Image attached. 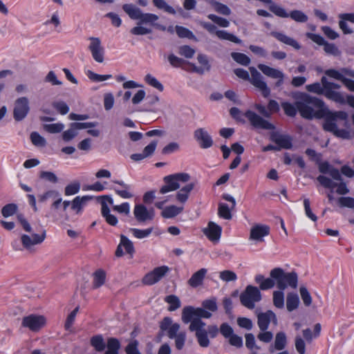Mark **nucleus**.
I'll list each match as a JSON object with an SVG mask.
<instances>
[{
    "label": "nucleus",
    "mask_w": 354,
    "mask_h": 354,
    "mask_svg": "<svg viewBox=\"0 0 354 354\" xmlns=\"http://www.w3.org/2000/svg\"><path fill=\"white\" fill-rule=\"evenodd\" d=\"M219 277L221 280L226 282L234 281L237 279L236 273L231 270H223L221 272Z\"/></svg>",
    "instance_id": "obj_60"
},
{
    "label": "nucleus",
    "mask_w": 354,
    "mask_h": 354,
    "mask_svg": "<svg viewBox=\"0 0 354 354\" xmlns=\"http://www.w3.org/2000/svg\"><path fill=\"white\" fill-rule=\"evenodd\" d=\"M273 304L277 308L284 307V293L283 290H275L273 292Z\"/></svg>",
    "instance_id": "obj_44"
},
{
    "label": "nucleus",
    "mask_w": 354,
    "mask_h": 354,
    "mask_svg": "<svg viewBox=\"0 0 354 354\" xmlns=\"http://www.w3.org/2000/svg\"><path fill=\"white\" fill-rule=\"evenodd\" d=\"M191 176L187 173H176L166 176L163 178L165 185L160 188V193L165 194L178 189L182 184L189 182Z\"/></svg>",
    "instance_id": "obj_5"
},
{
    "label": "nucleus",
    "mask_w": 354,
    "mask_h": 354,
    "mask_svg": "<svg viewBox=\"0 0 354 354\" xmlns=\"http://www.w3.org/2000/svg\"><path fill=\"white\" fill-rule=\"evenodd\" d=\"M340 85L336 83L328 81L327 78L323 76L321 82H315L306 86L308 91L318 95H323L327 99L336 103L344 104L346 103V99L344 94L336 90L340 88Z\"/></svg>",
    "instance_id": "obj_2"
},
{
    "label": "nucleus",
    "mask_w": 354,
    "mask_h": 354,
    "mask_svg": "<svg viewBox=\"0 0 354 354\" xmlns=\"http://www.w3.org/2000/svg\"><path fill=\"white\" fill-rule=\"evenodd\" d=\"M205 323L202 320H195L191 323L189 326V330L191 332H195V336L200 346L207 348L210 344V341L208 338V334L205 328Z\"/></svg>",
    "instance_id": "obj_8"
},
{
    "label": "nucleus",
    "mask_w": 354,
    "mask_h": 354,
    "mask_svg": "<svg viewBox=\"0 0 354 354\" xmlns=\"http://www.w3.org/2000/svg\"><path fill=\"white\" fill-rule=\"evenodd\" d=\"M153 5L158 9L163 10L167 13L175 15L176 10L168 5L165 0H153Z\"/></svg>",
    "instance_id": "obj_45"
},
{
    "label": "nucleus",
    "mask_w": 354,
    "mask_h": 354,
    "mask_svg": "<svg viewBox=\"0 0 354 354\" xmlns=\"http://www.w3.org/2000/svg\"><path fill=\"white\" fill-rule=\"evenodd\" d=\"M306 36L318 45L324 46V50L326 53L334 56H339L340 55V51L338 48L334 44L327 42L321 35L308 32Z\"/></svg>",
    "instance_id": "obj_17"
},
{
    "label": "nucleus",
    "mask_w": 354,
    "mask_h": 354,
    "mask_svg": "<svg viewBox=\"0 0 354 354\" xmlns=\"http://www.w3.org/2000/svg\"><path fill=\"white\" fill-rule=\"evenodd\" d=\"M176 32L178 37L181 38L193 39L194 37V35L192 31L183 26H176Z\"/></svg>",
    "instance_id": "obj_58"
},
{
    "label": "nucleus",
    "mask_w": 354,
    "mask_h": 354,
    "mask_svg": "<svg viewBox=\"0 0 354 354\" xmlns=\"http://www.w3.org/2000/svg\"><path fill=\"white\" fill-rule=\"evenodd\" d=\"M270 322H272L275 326L277 325L278 323L277 316L272 310L259 313L257 315V324L260 330H268Z\"/></svg>",
    "instance_id": "obj_23"
},
{
    "label": "nucleus",
    "mask_w": 354,
    "mask_h": 354,
    "mask_svg": "<svg viewBox=\"0 0 354 354\" xmlns=\"http://www.w3.org/2000/svg\"><path fill=\"white\" fill-rule=\"evenodd\" d=\"M300 295L306 306H309L312 304V297L306 287L301 286L299 289Z\"/></svg>",
    "instance_id": "obj_62"
},
{
    "label": "nucleus",
    "mask_w": 354,
    "mask_h": 354,
    "mask_svg": "<svg viewBox=\"0 0 354 354\" xmlns=\"http://www.w3.org/2000/svg\"><path fill=\"white\" fill-rule=\"evenodd\" d=\"M317 180L318 182L325 188L334 189L337 187L336 192L340 195H344L349 192V189L347 187L346 183L343 182V180L339 183H334L330 178L319 175Z\"/></svg>",
    "instance_id": "obj_19"
},
{
    "label": "nucleus",
    "mask_w": 354,
    "mask_h": 354,
    "mask_svg": "<svg viewBox=\"0 0 354 354\" xmlns=\"http://www.w3.org/2000/svg\"><path fill=\"white\" fill-rule=\"evenodd\" d=\"M46 236V232L43 230L39 234H22L21 241L26 250L32 251L34 245L41 243L45 240Z\"/></svg>",
    "instance_id": "obj_15"
},
{
    "label": "nucleus",
    "mask_w": 354,
    "mask_h": 354,
    "mask_svg": "<svg viewBox=\"0 0 354 354\" xmlns=\"http://www.w3.org/2000/svg\"><path fill=\"white\" fill-rule=\"evenodd\" d=\"M249 70L251 73L250 82L261 93L264 97H268L270 95V89L263 80V77L254 67H250Z\"/></svg>",
    "instance_id": "obj_10"
},
{
    "label": "nucleus",
    "mask_w": 354,
    "mask_h": 354,
    "mask_svg": "<svg viewBox=\"0 0 354 354\" xmlns=\"http://www.w3.org/2000/svg\"><path fill=\"white\" fill-rule=\"evenodd\" d=\"M270 140L277 145V147L289 149L292 147V140L287 135L273 132L270 135Z\"/></svg>",
    "instance_id": "obj_29"
},
{
    "label": "nucleus",
    "mask_w": 354,
    "mask_h": 354,
    "mask_svg": "<svg viewBox=\"0 0 354 354\" xmlns=\"http://www.w3.org/2000/svg\"><path fill=\"white\" fill-rule=\"evenodd\" d=\"M270 228L267 225H257L251 228L250 239L255 241H262L263 238L269 234Z\"/></svg>",
    "instance_id": "obj_31"
},
{
    "label": "nucleus",
    "mask_w": 354,
    "mask_h": 354,
    "mask_svg": "<svg viewBox=\"0 0 354 354\" xmlns=\"http://www.w3.org/2000/svg\"><path fill=\"white\" fill-rule=\"evenodd\" d=\"M170 270L167 266H162L154 268L150 272L146 274L142 278V283L145 285L151 286L160 281Z\"/></svg>",
    "instance_id": "obj_12"
},
{
    "label": "nucleus",
    "mask_w": 354,
    "mask_h": 354,
    "mask_svg": "<svg viewBox=\"0 0 354 354\" xmlns=\"http://www.w3.org/2000/svg\"><path fill=\"white\" fill-rule=\"evenodd\" d=\"M325 120L323 124V128L325 131L333 133L335 136L342 138H347L348 132L344 129H339L337 128L335 118L327 112L325 108Z\"/></svg>",
    "instance_id": "obj_13"
},
{
    "label": "nucleus",
    "mask_w": 354,
    "mask_h": 354,
    "mask_svg": "<svg viewBox=\"0 0 354 354\" xmlns=\"http://www.w3.org/2000/svg\"><path fill=\"white\" fill-rule=\"evenodd\" d=\"M145 81L151 86L158 89L159 91H162L164 89L163 85L151 74H147L145 77Z\"/></svg>",
    "instance_id": "obj_47"
},
{
    "label": "nucleus",
    "mask_w": 354,
    "mask_h": 354,
    "mask_svg": "<svg viewBox=\"0 0 354 354\" xmlns=\"http://www.w3.org/2000/svg\"><path fill=\"white\" fill-rule=\"evenodd\" d=\"M91 344L98 352L104 351L106 346L103 337L101 335L92 337L91 339Z\"/></svg>",
    "instance_id": "obj_43"
},
{
    "label": "nucleus",
    "mask_w": 354,
    "mask_h": 354,
    "mask_svg": "<svg viewBox=\"0 0 354 354\" xmlns=\"http://www.w3.org/2000/svg\"><path fill=\"white\" fill-rule=\"evenodd\" d=\"M207 272V270L206 268H201L198 270L194 272L187 281L188 285L192 288H197L202 285Z\"/></svg>",
    "instance_id": "obj_33"
},
{
    "label": "nucleus",
    "mask_w": 354,
    "mask_h": 354,
    "mask_svg": "<svg viewBox=\"0 0 354 354\" xmlns=\"http://www.w3.org/2000/svg\"><path fill=\"white\" fill-rule=\"evenodd\" d=\"M208 19L212 20L213 22L216 24L218 26L223 27V28H227L230 26V22L228 20H227L225 18L218 17L214 14H209L207 16Z\"/></svg>",
    "instance_id": "obj_56"
},
{
    "label": "nucleus",
    "mask_w": 354,
    "mask_h": 354,
    "mask_svg": "<svg viewBox=\"0 0 354 354\" xmlns=\"http://www.w3.org/2000/svg\"><path fill=\"white\" fill-rule=\"evenodd\" d=\"M221 231V227L212 221L209 222L207 227L203 230L204 234L212 241H218L220 239Z\"/></svg>",
    "instance_id": "obj_30"
},
{
    "label": "nucleus",
    "mask_w": 354,
    "mask_h": 354,
    "mask_svg": "<svg viewBox=\"0 0 354 354\" xmlns=\"http://www.w3.org/2000/svg\"><path fill=\"white\" fill-rule=\"evenodd\" d=\"M205 1L212 6L214 10L221 15L228 16L231 14V10L226 5L216 1L215 0H205Z\"/></svg>",
    "instance_id": "obj_37"
},
{
    "label": "nucleus",
    "mask_w": 354,
    "mask_h": 354,
    "mask_svg": "<svg viewBox=\"0 0 354 354\" xmlns=\"http://www.w3.org/2000/svg\"><path fill=\"white\" fill-rule=\"evenodd\" d=\"M133 215L139 223H146L153 219L155 216L153 208L147 209L144 205H136L133 209Z\"/></svg>",
    "instance_id": "obj_16"
},
{
    "label": "nucleus",
    "mask_w": 354,
    "mask_h": 354,
    "mask_svg": "<svg viewBox=\"0 0 354 354\" xmlns=\"http://www.w3.org/2000/svg\"><path fill=\"white\" fill-rule=\"evenodd\" d=\"M291 97L295 100V105L302 118L310 120L324 117L325 106L323 100L298 91L292 93Z\"/></svg>",
    "instance_id": "obj_1"
},
{
    "label": "nucleus",
    "mask_w": 354,
    "mask_h": 354,
    "mask_svg": "<svg viewBox=\"0 0 354 354\" xmlns=\"http://www.w3.org/2000/svg\"><path fill=\"white\" fill-rule=\"evenodd\" d=\"M287 346V337L284 332H278L274 337V343L268 347V351L274 353L276 351H283Z\"/></svg>",
    "instance_id": "obj_27"
},
{
    "label": "nucleus",
    "mask_w": 354,
    "mask_h": 354,
    "mask_svg": "<svg viewBox=\"0 0 354 354\" xmlns=\"http://www.w3.org/2000/svg\"><path fill=\"white\" fill-rule=\"evenodd\" d=\"M107 203L113 204V199L108 195L102 196L101 197V213L102 216L105 218L107 223L112 226H115L118 222V218L110 212V209Z\"/></svg>",
    "instance_id": "obj_20"
},
{
    "label": "nucleus",
    "mask_w": 354,
    "mask_h": 354,
    "mask_svg": "<svg viewBox=\"0 0 354 354\" xmlns=\"http://www.w3.org/2000/svg\"><path fill=\"white\" fill-rule=\"evenodd\" d=\"M120 242L121 245L124 248L126 252L131 256H133L135 250L132 241H130L127 236L122 234L120 235Z\"/></svg>",
    "instance_id": "obj_48"
},
{
    "label": "nucleus",
    "mask_w": 354,
    "mask_h": 354,
    "mask_svg": "<svg viewBox=\"0 0 354 354\" xmlns=\"http://www.w3.org/2000/svg\"><path fill=\"white\" fill-rule=\"evenodd\" d=\"M218 214L220 217L230 220L232 218V214L227 205L225 203H220L218 205Z\"/></svg>",
    "instance_id": "obj_51"
},
{
    "label": "nucleus",
    "mask_w": 354,
    "mask_h": 354,
    "mask_svg": "<svg viewBox=\"0 0 354 354\" xmlns=\"http://www.w3.org/2000/svg\"><path fill=\"white\" fill-rule=\"evenodd\" d=\"M18 207L15 203L6 205L1 209L2 215L7 218L14 215L17 211Z\"/></svg>",
    "instance_id": "obj_54"
},
{
    "label": "nucleus",
    "mask_w": 354,
    "mask_h": 354,
    "mask_svg": "<svg viewBox=\"0 0 354 354\" xmlns=\"http://www.w3.org/2000/svg\"><path fill=\"white\" fill-rule=\"evenodd\" d=\"M165 301L169 304L168 310L174 311L180 307L181 303L180 299L174 295H168L165 298Z\"/></svg>",
    "instance_id": "obj_41"
},
{
    "label": "nucleus",
    "mask_w": 354,
    "mask_h": 354,
    "mask_svg": "<svg viewBox=\"0 0 354 354\" xmlns=\"http://www.w3.org/2000/svg\"><path fill=\"white\" fill-rule=\"evenodd\" d=\"M88 49L91 53L93 59L98 62H104V50L102 46L101 41L98 37H91Z\"/></svg>",
    "instance_id": "obj_22"
},
{
    "label": "nucleus",
    "mask_w": 354,
    "mask_h": 354,
    "mask_svg": "<svg viewBox=\"0 0 354 354\" xmlns=\"http://www.w3.org/2000/svg\"><path fill=\"white\" fill-rule=\"evenodd\" d=\"M30 140L32 143L37 147H44L46 145V139L37 132H32L30 134Z\"/></svg>",
    "instance_id": "obj_57"
},
{
    "label": "nucleus",
    "mask_w": 354,
    "mask_h": 354,
    "mask_svg": "<svg viewBox=\"0 0 354 354\" xmlns=\"http://www.w3.org/2000/svg\"><path fill=\"white\" fill-rule=\"evenodd\" d=\"M194 138L202 149H208L213 145L212 136L205 128H198L194 132Z\"/></svg>",
    "instance_id": "obj_24"
},
{
    "label": "nucleus",
    "mask_w": 354,
    "mask_h": 354,
    "mask_svg": "<svg viewBox=\"0 0 354 354\" xmlns=\"http://www.w3.org/2000/svg\"><path fill=\"white\" fill-rule=\"evenodd\" d=\"M174 339H175L176 348L178 350H181L184 347L186 341V333L185 331L179 332Z\"/></svg>",
    "instance_id": "obj_59"
},
{
    "label": "nucleus",
    "mask_w": 354,
    "mask_h": 354,
    "mask_svg": "<svg viewBox=\"0 0 354 354\" xmlns=\"http://www.w3.org/2000/svg\"><path fill=\"white\" fill-rule=\"evenodd\" d=\"M122 9L131 19L138 20L137 25L154 26L159 19L155 14L143 13L139 8L132 3L124 4Z\"/></svg>",
    "instance_id": "obj_4"
},
{
    "label": "nucleus",
    "mask_w": 354,
    "mask_h": 354,
    "mask_svg": "<svg viewBox=\"0 0 354 354\" xmlns=\"http://www.w3.org/2000/svg\"><path fill=\"white\" fill-rule=\"evenodd\" d=\"M304 207L306 216H308L310 220H312L314 222L317 221V217L311 209L310 202L308 198H304Z\"/></svg>",
    "instance_id": "obj_61"
},
{
    "label": "nucleus",
    "mask_w": 354,
    "mask_h": 354,
    "mask_svg": "<svg viewBox=\"0 0 354 354\" xmlns=\"http://www.w3.org/2000/svg\"><path fill=\"white\" fill-rule=\"evenodd\" d=\"M270 11L279 17H290L292 20L298 23H306L308 20V16L304 12L299 10H294L290 13H288L281 6H272L270 8Z\"/></svg>",
    "instance_id": "obj_9"
},
{
    "label": "nucleus",
    "mask_w": 354,
    "mask_h": 354,
    "mask_svg": "<svg viewBox=\"0 0 354 354\" xmlns=\"http://www.w3.org/2000/svg\"><path fill=\"white\" fill-rule=\"evenodd\" d=\"M232 59L243 66H248L250 63V59L246 55L241 53H232Z\"/></svg>",
    "instance_id": "obj_46"
},
{
    "label": "nucleus",
    "mask_w": 354,
    "mask_h": 354,
    "mask_svg": "<svg viewBox=\"0 0 354 354\" xmlns=\"http://www.w3.org/2000/svg\"><path fill=\"white\" fill-rule=\"evenodd\" d=\"M270 35L279 41L290 46L296 50H299L301 48V46L297 41L283 32L272 31L270 32Z\"/></svg>",
    "instance_id": "obj_32"
},
{
    "label": "nucleus",
    "mask_w": 354,
    "mask_h": 354,
    "mask_svg": "<svg viewBox=\"0 0 354 354\" xmlns=\"http://www.w3.org/2000/svg\"><path fill=\"white\" fill-rule=\"evenodd\" d=\"M270 276L276 281L279 290H284L288 286L296 288L297 286L298 276L295 272H285L280 268H275L270 272Z\"/></svg>",
    "instance_id": "obj_3"
},
{
    "label": "nucleus",
    "mask_w": 354,
    "mask_h": 354,
    "mask_svg": "<svg viewBox=\"0 0 354 354\" xmlns=\"http://www.w3.org/2000/svg\"><path fill=\"white\" fill-rule=\"evenodd\" d=\"M245 115L250 121V124L256 129L266 130H273L275 129L274 124L263 119L254 111H247Z\"/></svg>",
    "instance_id": "obj_18"
},
{
    "label": "nucleus",
    "mask_w": 354,
    "mask_h": 354,
    "mask_svg": "<svg viewBox=\"0 0 354 354\" xmlns=\"http://www.w3.org/2000/svg\"><path fill=\"white\" fill-rule=\"evenodd\" d=\"M86 75L91 80L97 82H103L112 77L111 75H99L91 71H88Z\"/></svg>",
    "instance_id": "obj_52"
},
{
    "label": "nucleus",
    "mask_w": 354,
    "mask_h": 354,
    "mask_svg": "<svg viewBox=\"0 0 354 354\" xmlns=\"http://www.w3.org/2000/svg\"><path fill=\"white\" fill-rule=\"evenodd\" d=\"M106 273L102 270H97L93 274V285L95 288H97L104 283Z\"/></svg>",
    "instance_id": "obj_42"
},
{
    "label": "nucleus",
    "mask_w": 354,
    "mask_h": 354,
    "mask_svg": "<svg viewBox=\"0 0 354 354\" xmlns=\"http://www.w3.org/2000/svg\"><path fill=\"white\" fill-rule=\"evenodd\" d=\"M30 111L29 101L26 97H21L17 99L14 104L13 118L19 122L24 120Z\"/></svg>",
    "instance_id": "obj_14"
},
{
    "label": "nucleus",
    "mask_w": 354,
    "mask_h": 354,
    "mask_svg": "<svg viewBox=\"0 0 354 354\" xmlns=\"http://www.w3.org/2000/svg\"><path fill=\"white\" fill-rule=\"evenodd\" d=\"M90 199H91V197L88 196H84L82 197H75L71 202V209L76 211L77 214L80 213L82 209V207Z\"/></svg>",
    "instance_id": "obj_40"
},
{
    "label": "nucleus",
    "mask_w": 354,
    "mask_h": 354,
    "mask_svg": "<svg viewBox=\"0 0 354 354\" xmlns=\"http://www.w3.org/2000/svg\"><path fill=\"white\" fill-rule=\"evenodd\" d=\"M245 346L252 351H254V349H260V346L256 344L255 337L252 333H247L245 335Z\"/></svg>",
    "instance_id": "obj_53"
},
{
    "label": "nucleus",
    "mask_w": 354,
    "mask_h": 354,
    "mask_svg": "<svg viewBox=\"0 0 354 354\" xmlns=\"http://www.w3.org/2000/svg\"><path fill=\"white\" fill-rule=\"evenodd\" d=\"M261 300V294L259 289L249 285L240 295V301L243 306L248 309H253L255 303Z\"/></svg>",
    "instance_id": "obj_7"
},
{
    "label": "nucleus",
    "mask_w": 354,
    "mask_h": 354,
    "mask_svg": "<svg viewBox=\"0 0 354 354\" xmlns=\"http://www.w3.org/2000/svg\"><path fill=\"white\" fill-rule=\"evenodd\" d=\"M258 339L263 343H270L273 339V333L271 331L261 330L257 335Z\"/></svg>",
    "instance_id": "obj_63"
},
{
    "label": "nucleus",
    "mask_w": 354,
    "mask_h": 354,
    "mask_svg": "<svg viewBox=\"0 0 354 354\" xmlns=\"http://www.w3.org/2000/svg\"><path fill=\"white\" fill-rule=\"evenodd\" d=\"M299 296L294 292H289L286 296V308L288 312L296 310L299 305Z\"/></svg>",
    "instance_id": "obj_36"
},
{
    "label": "nucleus",
    "mask_w": 354,
    "mask_h": 354,
    "mask_svg": "<svg viewBox=\"0 0 354 354\" xmlns=\"http://www.w3.org/2000/svg\"><path fill=\"white\" fill-rule=\"evenodd\" d=\"M45 323L46 319L44 316L30 315L23 318L21 324L32 331H38L45 325Z\"/></svg>",
    "instance_id": "obj_21"
},
{
    "label": "nucleus",
    "mask_w": 354,
    "mask_h": 354,
    "mask_svg": "<svg viewBox=\"0 0 354 354\" xmlns=\"http://www.w3.org/2000/svg\"><path fill=\"white\" fill-rule=\"evenodd\" d=\"M254 280L257 283L259 284V288L262 290L271 289L276 284V281L270 276L269 278L266 279L263 275L257 274L256 275Z\"/></svg>",
    "instance_id": "obj_35"
},
{
    "label": "nucleus",
    "mask_w": 354,
    "mask_h": 354,
    "mask_svg": "<svg viewBox=\"0 0 354 354\" xmlns=\"http://www.w3.org/2000/svg\"><path fill=\"white\" fill-rule=\"evenodd\" d=\"M201 26L206 29L209 33H214L216 37L222 40H227L232 41L235 44H241V40L239 39L236 36L234 35L232 33L227 32L223 30H216V27L209 22L201 21L200 22Z\"/></svg>",
    "instance_id": "obj_11"
},
{
    "label": "nucleus",
    "mask_w": 354,
    "mask_h": 354,
    "mask_svg": "<svg viewBox=\"0 0 354 354\" xmlns=\"http://www.w3.org/2000/svg\"><path fill=\"white\" fill-rule=\"evenodd\" d=\"M64 129V124L60 122L53 124H46L44 125V129L50 133H57Z\"/></svg>",
    "instance_id": "obj_49"
},
{
    "label": "nucleus",
    "mask_w": 354,
    "mask_h": 354,
    "mask_svg": "<svg viewBox=\"0 0 354 354\" xmlns=\"http://www.w3.org/2000/svg\"><path fill=\"white\" fill-rule=\"evenodd\" d=\"M342 73L335 69H329L325 72L326 75L341 81L350 91L354 92V80L345 77Z\"/></svg>",
    "instance_id": "obj_28"
},
{
    "label": "nucleus",
    "mask_w": 354,
    "mask_h": 354,
    "mask_svg": "<svg viewBox=\"0 0 354 354\" xmlns=\"http://www.w3.org/2000/svg\"><path fill=\"white\" fill-rule=\"evenodd\" d=\"M258 68L264 75L273 79L278 80L275 84L277 87H279L283 84L284 74L281 71L262 64H259Z\"/></svg>",
    "instance_id": "obj_26"
},
{
    "label": "nucleus",
    "mask_w": 354,
    "mask_h": 354,
    "mask_svg": "<svg viewBox=\"0 0 354 354\" xmlns=\"http://www.w3.org/2000/svg\"><path fill=\"white\" fill-rule=\"evenodd\" d=\"M138 342L133 340L129 342L125 347V352L127 354H142L138 350Z\"/></svg>",
    "instance_id": "obj_64"
},
{
    "label": "nucleus",
    "mask_w": 354,
    "mask_h": 354,
    "mask_svg": "<svg viewBox=\"0 0 354 354\" xmlns=\"http://www.w3.org/2000/svg\"><path fill=\"white\" fill-rule=\"evenodd\" d=\"M107 350L104 354H119L120 343L119 340L114 337H110L106 342Z\"/></svg>",
    "instance_id": "obj_39"
},
{
    "label": "nucleus",
    "mask_w": 354,
    "mask_h": 354,
    "mask_svg": "<svg viewBox=\"0 0 354 354\" xmlns=\"http://www.w3.org/2000/svg\"><path fill=\"white\" fill-rule=\"evenodd\" d=\"M183 210V207H178L176 205H169L166 207L161 212V216L165 218L175 217L180 214Z\"/></svg>",
    "instance_id": "obj_38"
},
{
    "label": "nucleus",
    "mask_w": 354,
    "mask_h": 354,
    "mask_svg": "<svg viewBox=\"0 0 354 354\" xmlns=\"http://www.w3.org/2000/svg\"><path fill=\"white\" fill-rule=\"evenodd\" d=\"M129 230L136 238L141 239L149 236L153 231V227H149L145 230L130 228Z\"/></svg>",
    "instance_id": "obj_50"
},
{
    "label": "nucleus",
    "mask_w": 354,
    "mask_h": 354,
    "mask_svg": "<svg viewBox=\"0 0 354 354\" xmlns=\"http://www.w3.org/2000/svg\"><path fill=\"white\" fill-rule=\"evenodd\" d=\"M194 187V184L193 183H188L185 186L183 187L178 191L176 194V200L182 204L185 203L188 200L189 194L193 190Z\"/></svg>",
    "instance_id": "obj_34"
},
{
    "label": "nucleus",
    "mask_w": 354,
    "mask_h": 354,
    "mask_svg": "<svg viewBox=\"0 0 354 354\" xmlns=\"http://www.w3.org/2000/svg\"><path fill=\"white\" fill-rule=\"evenodd\" d=\"M281 107L284 110L285 113L290 117H294L297 114V111H298L295 104H292L289 102H282Z\"/></svg>",
    "instance_id": "obj_55"
},
{
    "label": "nucleus",
    "mask_w": 354,
    "mask_h": 354,
    "mask_svg": "<svg viewBox=\"0 0 354 354\" xmlns=\"http://www.w3.org/2000/svg\"><path fill=\"white\" fill-rule=\"evenodd\" d=\"M204 308H194L191 306L184 307L182 310V321L185 324L193 323L195 320H201V318L209 319L212 313Z\"/></svg>",
    "instance_id": "obj_6"
},
{
    "label": "nucleus",
    "mask_w": 354,
    "mask_h": 354,
    "mask_svg": "<svg viewBox=\"0 0 354 354\" xmlns=\"http://www.w3.org/2000/svg\"><path fill=\"white\" fill-rule=\"evenodd\" d=\"M160 328L163 331L167 332V336L174 339L178 335L180 326L178 323H173L171 318L166 317L160 322Z\"/></svg>",
    "instance_id": "obj_25"
}]
</instances>
